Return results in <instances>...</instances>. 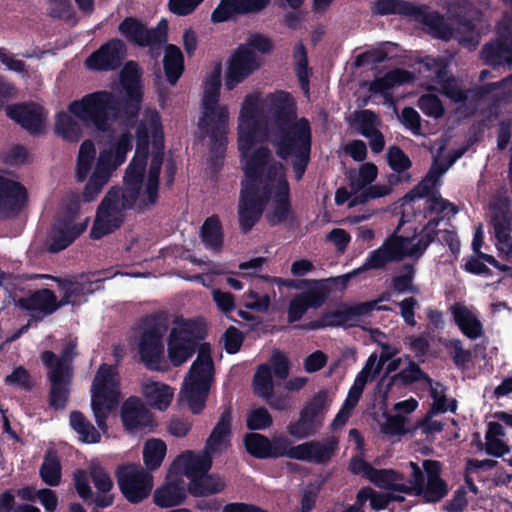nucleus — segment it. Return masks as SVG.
I'll return each instance as SVG.
<instances>
[{
  "mask_svg": "<svg viewBox=\"0 0 512 512\" xmlns=\"http://www.w3.org/2000/svg\"><path fill=\"white\" fill-rule=\"evenodd\" d=\"M372 15L388 16L400 15L410 17L419 22L431 31V33L442 40H449L452 36V29L444 17L437 11H430L426 6H418L406 0H376L371 5Z\"/></svg>",
  "mask_w": 512,
  "mask_h": 512,
  "instance_id": "nucleus-5",
  "label": "nucleus"
},
{
  "mask_svg": "<svg viewBox=\"0 0 512 512\" xmlns=\"http://www.w3.org/2000/svg\"><path fill=\"white\" fill-rule=\"evenodd\" d=\"M220 90L221 65L218 64L204 83L198 127L203 134L210 136L211 153L223 158L227 147L229 111L226 106H219Z\"/></svg>",
  "mask_w": 512,
  "mask_h": 512,
  "instance_id": "nucleus-2",
  "label": "nucleus"
},
{
  "mask_svg": "<svg viewBox=\"0 0 512 512\" xmlns=\"http://www.w3.org/2000/svg\"><path fill=\"white\" fill-rule=\"evenodd\" d=\"M422 465L427 481L416 497L421 498L425 503L439 502L448 494V485L441 477V463L427 459Z\"/></svg>",
  "mask_w": 512,
  "mask_h": 512,
  "instance_id": "nucleus-26",
  "label": "nucleus"
},
{
  "mask_svg": "<svg viewBox=\"0 0 512 512\" xmlns=\"http://www.w3.org/2000/svg\"><path fill=\"white\" fill-rule=\"evenodd\" d=\"M270 226H277L286 221L291 224L297 221V216L292 209L291 200H273V209L266 216Z\"/></svg>",
  "mask_w": 512,
  "mask_h": 512,
  "instance_id": "nucleus-54",
  "label": "nucleus"
},
{
  "mask_svg": "<svg viewBox=\"0 0 512 512\" xmlns=\"http://www.w3.org/2000/svg\"><path fill=\"white\" fill-rule=\"evenodd\" d=\"M330 407L327 390H319L300 410L299 418L287 426L289 435L305 439L315 435L323 426L325 415Z\"/></svg>",
  "mask_w": 512,
  "mask_h": 512,
  "instance_id": "nucleus-7",
  "label": "nucleus"
},
{
  "mask_svg": "<svg viewBox=\"0 0 512 512\" xmlns=\"http://www.w3.org/2000/svg\"><path fill=\"white\" fill-rule=\"evenodd\" d=\"M118 32L130 44L146 47V45L165 40L163 29L160 30V21L155 27L148 28L142 21L133 16L125 17L118 25Z\"/></svg>",
  "mask_w": 512,
  "mask_h": 512,
  "instance_id": "nucleus-21",
  "label": "nucleus"
},
{
  "mask_svg": "<svg viewBox=\"0 0 512 512\" xmlns=\"http://www.w3.org/2000/svg\"><path fill=\"white\" fill-rule=\"evenodd\" d=\"M397 382L403 386H409L416 382H424L426 385L431 386L433 380L416 362L409 360L408 365L404 369L388 379L385 392H390Z\"/></svg>",
  "mask_w": 512,
  "mask_h": 512,
  "instance_id": "nucleus-39",
  "label": "nucleus"
},
{
  "mask_svg": "<svg viewBox=\"0 0 512 512\" xmlns=\"http://www.w3.org/2000/svg\"><path fill=\"white\" fill-rule=\"evenodd\" d=\"M120 84L124 90V97L119 100L112 92L107 90L95 91L86 94L79 100L68 105V111L85 126L92 127L99 132L106 133L112 126L110 112L122 111L128 126L137 124L143 99L141 75L138 63L129 61L120 73Z\"/></svg>",
  "mask_w": 512,
  "mask_h": 512,
  "instance_id": "nucleus-1",
  "label": "nucleus"
},
{
  "mask_svg": "<svg viewBox=\"0 0 512 512\" xmlns=\"http://www.w3.org/2000/svg\"><path fill=\"white\" fill-rule=\"evenodd\" d=\"M401 275L392 278L391 286L396 294L412 293L417 294L419 288L413 284L415 277L414 264L404 263L401 267Z\"/></svg>",
  "mask_w": 512,
  "mask_h": 512,
  "instance_id": "nucleus-51",
  "label": "nucleus"
},
{
  "mask_svg": "<svg viewBox=\"0 0 512 512\" xmlns=\"http://www.w3.org/2000/svg\"><path fill=\"white\" fill-rule=\"evenodd\" d=\"M336 436H329L322 441L312 440L289 449V458L316 464L328 463L338 449Z\"/></svg>",
  "mask_w": 512,
  "mask_h": 512,
  "instance_id": "nucleus-19",
  "label": "nucleus"
},
{
  "mask_svg": "<svg viewBox=\"0 0 512 512\" xmlns=\"http://www.w3.org/2000/svg\"><path fill=\"white\" fill-rule=\"evenodd\" d=\"M120 417L124 428L130 432L151 431L154 425L153 415L136 396L124 401Z\"/></svg>",
  "mask_w": 512,
  "mask_h": 512,
  "instance_id": "nucleus-24",
  "label": "nucleus"
},
{
  "mask_svg": "<svg viewBox=\"0 0 512 512\" xmlns=\"http://www.w3.org/2000/svg\"><path fill=\"white\" fill-rule=\"evenodd\" d=\"M17 305L23 310L41 314L40 319L59 309V305L55 304V293L48 288L38 289L29 296L19 298Z\"/></svg>",
  "mask_w": 512,
  "mask_h": 512,
  "instance_id": "nucleus-31",
  "label": "nucleus"
},
{
  "mask_svg": "<svg viewBox=\"0 0 512 512\" xmlns=\"http://www.w3.org/2000/svg\"><path fill=\"white\" fill-rule=\"evenodd\" d=\"M506 7L498 28V37L486 43L480 52L485 64L512 68V0H501Z\"/></svg>",
  "mask_w": 512,
  "mask_h": 512,
  "instance_id": "nucleus-8",
  "label": "nucleus"
},
{
  "mask_svg": "<svg viewBox=\"0 0 512 512\" xmlns=\"http://www.w3.org/2000/svg\"><path fill=\"white\" fill-rule=\"evenodd\" d=\"M253 390L256 395L265 399L272 396L274 383L272 372L268 365L261 364L258 366L253 377Z\"/></svg>",
  "mask_w": 512,
  "mask_h": 512,
  "instance_id": "nucleus-53",
  "label": "nucleus"
},
{
  "mask_svg": "<svg viewBox=\"0 0 512 512\" xmlns=\"http://www.w3.org/2000/svg\"><path fill=\"white\" fill-rule=\"evenodd\" d=\"M451 313L455 323L467 338L475 340L483 334L481 321L463 304H454Z\"/></svg>",
  "mask_w": 512,
  "mask_h": 512,
  "instance_id": "nucleus-36",
  "label": "nucleus"
},
{
  "mask_svg": "<svg viewBox=\"0 0 512 512\" xmlns=\"http://www.w3.org/2000/svg\"><path fill=\"white\" fill-rule=\"evenodd\" d=\"M210 390L209 383L202 381H190L185 383L182 393L187 401L188 407L193 414H200L205 408Z\"/></svg>",
  "mask_w": 512,
  "mask_h": 512,
  "instance_id": "nucleus-44",
  "label": "nucleus"
},
{
  "mask_svg": "<svg viewBox=\"0 0 512 512\" xmlns=\"http://www.w3.org/2000/svg\"><path fill=\"white\" fill-rule=\"evenodd\" d=\"M120 397L117 368L103 363L99 366L91 386V408L98 428L108 430L107 419Z\"/></svg>",
  "mask_w": 512,
  "mask_h": 512,
  "instance_id": "nucleus-4",
  "label": "nucleus"
},
{
  "mask_svg": "<svg viewBox=\"0 0 512 512\" xmlns=\"http://www.w3.org/2000/svg\"><path fill=\"white\" fill-rule=\"evenodd\" d=\"M90 478L97 490L94 499V508L104 509L114 502L113 481L109 473L99 464L90 466Z\"/></svg>",
  "mask_w": 512,
  "mask_h": 512,
  "instance_id": "nucleus-34",
  "label": "nucleus"
},
{
  "mask_svg": "<svg viewBox=\"0 0 512 512\" xmlns=\"http://www.w3.org/2000/svg\"><path fill=\"white\" fill-rule=\"evenodd\" d=\"M7 116L29 134L40 135L45 130L46 114L42 106L34 102H23L7 108Z\"/></svg>",
  "mask_w": 512,
  "mask_h": 512,
  "instance_id": "nucleus-23",
  "label": "nucleus"
},
{
  "mask_svg": "<svg viewBox=\"0 0 512 512\" xmlns=\"http://www.w3.org/2000/svg\"><path fill=\"white\" fill-rule=\"evenodd\" d=\"M404 479L403 474L393 470V469H377L374 468L372 473L370 474L368 480L373 483L375 486L391 490L396 494H400L398 491V487H400L402 481Z\"/></svg>",
  "mask_w": 512,
  "mask_h": 512,
  "instance_id": "nucleus-50",
  "label": "nucleus"
},
{
  "mask_svg": "<svg viewBox=\"0 0 512 512\" xmlns=\"http://www.w3.org/2000/svg\"><path fill=\"white\" fill-rule=\"evenodd\" d=\"M244 174L246 181L243 184H258L260 178L264 173V168L271 158V151L266 146H260L255 149L250 155L247 153Z\"/></svg>",
  "mask_w": 512,
  "mask_h": 512,
  "instance_id": "nucleus-37",
  "label": "nucleus"
},
{
  "mask_svg": "<svg viewBox=\"0 0 512 512\" xmlns=\"http://www.w3.org/2000/svg\"><path fill=\"white\" fill-rule=\"evenodd\" d=\"M386 159L390 169L397 174H402L412 167L409 156L397 145L388 148Z\"/></svg>",
  "mask_w": 512,
  "mask_h": 512,
  "instance_id": "nucleus-59",
  "label": "nucleus"
},
{
  "mask_svg": "<svg viewBox=\"0 0 512 512\" xmlns=\"http://www.w3.org/2000/svg\"><path fill=\"white\" fill-rule=\"evenodd\" d=\"M71 428L79 435L83 443L94 444L101 440L99 431L80 411H72L69 416Z\"/></svg>",
  "mask_w": 512,
  "mask_h": 512,
  "instance_id": "nucleus-45",
  "label": "nucleus"
},
{
  "mask_svg": "<svg viewBox=\"0 0 512 512\" xmlns=\"http://www.w3.org/2000/svg\"><path fill=\"white\" fill-rule=\"evenodd\" d=\"M273 424V418L265 407L250 411L246 418V426L251 431L265 430Z\"/></svg>",
  "mask_w": 512,
  "mask_h": 512,
  "instance_id": "nucleus-63",
  "label": "nucleus"
},
{
  "mask_svg": "<svg viewBox=\"0 0 512 512\" xmlns=\"http://www.w3.org/2000/svg\"><path fill=\"white\" fill-rule=\"evenodd\" d=\"M494 235L500 244L511 242V215L508 211H498L492 215Z\"/></svg>",
  "mask_w": 512,
  "mask_h": 512,
  "instance_id": "nucleus-56",
  "label": "nucleus"
},
{
  "mask_svg": "<svg viewBox=\"0 0 512 512\" xmlns=\"http://www.w3.org/2000/svg\"><path fill=\"white\" fill-rule=\"evenodd\" d=\"M201 239L207 248L221 250L224 241L222 224L217 215L208 217L201 226Z\"/></svg>",
  "mask_w": 512,
  "mask_h": 512,
  "instance_id": "nucleus-46",
  "label": "nucleus"
},
{
  "mask_svg": "<svg viewBox=\"0 0 512 512\" xmlns=\"http://www.w3.org/2000/svg\"><path fill=\"white\" fill-rule=\"evenodd\" d=\"M231 436V411L226 409L220 415L216 425L214 426L211 434L206 440L204 449L210 454L219 452L222 447L229 443Z\"/></svg>",
  "mask_w": 512,
  "mask_h": 512,
  "instance_id": "nucleus-38",
  "label": "nucleus"
},
{
  "mask_svg": "<svg viewBox=\"0 0 512 512\" xmlns=\"http://www.w3.org/2000/svg\"><path fill=\"white\" fill-rule=\"evenodd\" d=\"M238 149L242 156L250 152L260 131L259 120L253 110L242 109L239 118Z\"/></svg>",
  "mask_w": 512,
  "mask_h": 512,
  "instance_id": "nucleus-32",
  "label": "nucleus"
},
{
  "mask_svg": "<svg viewBox=\"0 0 512 512\" xmlns=\"http://www.w3.org/2000/svg\"><path fill=\"white\" fill-rule=\"evenodd\" d=\"M116 169L112 160V154L101 153L93 173L82 192L84 202H92L101 193L103 187L109 181L112 171Z\"/></svg>",
  "mask_w": 512,
  "mask_h": 512,
  "instance_id": "nucleus-27",
  "label": "nucleus"
},
{
  "mask_svg": "<svg viewBox=\"0 0 512 512\" xmlns=\"http://www.w3.org/2000/svg\"><path fill=\"white\" fill-rule=\"evenodd\" d=\"M439 231L434 230L426 223L419 233V238L415 244L406 246L405 253L408 257H413L418 260L427 250L429 245L436 240Z\"/></svg>",
  "mask_w": 512,
  "mask_h": 512,
  "instance_id": "nucleus-55",
  "label": "nucleus"
},
{
  "mask_svg": "<svg viewBox=\"0 0 512 512\" xmlns=\"http://www.w3.org/2000/svg\"><path fill=\"white\" fill-rule=\"evenodd\" d=\"M55 133L71 143L78 142L82 137V129L78 122L64 111L56 116Z\"/></svg>",
  "mask_w": 512,
  "mask_h": 512,
  "instance_id": "nucleus-48",
  "label": "nucleus"
},
{
  "mask_svg": "<svg viewBox=\"0 0 512 512\" xmlns=\"http://www.w3.org/2000/svg\"><path fill=\"white\" fill-rule=\"evenodd\" d=\"M214 372V363L209 346L202 345L196 360L192 363L188 378L190 381L211 382Z\"/></svg>",
  "mask_w": 512,
  "mask_h": 512,
  "instance_id": "nucleus-43",
  "label": "nucleus"
},
{
  "mask_svg": "<svg viewBox=\"0 0 512 512\" xmlns=\"http://www.w3.org/2000/svg\"><path fill=\"white\" fill-rule=\"evenodd\" d=\"M412 79L411 72L403 69H394L387 72L383 77L371 81L369 91L376 93H385L396 85L409 82Z\"/></svg>",
  "mask_w": 512,
  "mask_h": 512,
  "instance_id": "nucleus-47",
  "label": "nucleus"
},
{
  "mask_svg": "<svg viewBox=\"0 0 512 512\" xmlns=\"http://www.w3.org/2000/svg\"><path fill=\"white\" fill-rule=\"evenodd\" d=\"M243 443L248 454L256 459L289 458L291 442L282 435L270 440L263 434L251 432L244 436Z\"/></svg>",
  "mask_w": 512,
  "mask_h": 512,
  "instance_id": "nucleus-14",
  "label": "nucleus"
},
{
  "mask_svg": "<svg viewBox=\"0 0 512 512\" xmlns=\"http://www.w3.org/2000/svg\"><path fill=\"white\" fill-rule=\"evenodd\" d=\"M127 54L125 42L112 38L102 44L85 61L88 69L93 71H114L121 67Z\"/></svg>",
  "mask_w": 512,
  "mask_h": 512,
  "instance_id": "nucleus-16",
  "label": "nucleus"
},
{
  "mask_svg": "<svg viewBox=\"0 0 512 512\" xmlns=\"http://www.w3.org/2000/svg\"><path fill=\"white\" fill-rule=\"evenodd\" d=\"M193 334V322H185L179 329L173 328L171 330L168 341V356L173 366L182 365L195 353L198 342Z\"/></svg>",
  "mask_w": 512,
  "mask_h": 512,
  "instance_id": "nucleus-18",
  "label": "nucleus"
},
{
  "mask_svg": "<svg viewBox=\"0 0 512 512\" xmlns=\"http://www.w3.org/2000/svg\"><path fill=\"white\" fill-rule=\"evenodd\" d=\"M260 67V62L254 51L248 46L239 45L229 59L225 86L233 90L238 84L254 73Z\"/></svg>",
  "mask_w": 512,
  "mask_h": 512,
  "instance_id": "nucleus-17",
  "label": "nucleus"
},
{
  "mask_svg": "<svg viewBox=\"0 0 512 512\" xmlns=\"http://www.w3.org/2000/svg\"><path fill=\"white\" fill-rule=\"evenodd\" d=\"M414 238L415 236H396L394 239L386 240L379 248L369 253L363 265L356 269L353 274L358 275L371 269H383L393 261H401L404 257H408L405 249L407 245L413 242Z\"/></svg>",
  "mask_w": 512,
  "mask_h": 512,
  "instance_id": "nucleus-13",
  "label": "nucleus"
},
{
  "mask_svg": "<svg viewBox=\"0 0 512 512\" xmlns=\"http://www.w3.org/2000/svg\"><path fill=\"white\" fill-rule=\"evenodd\" d=\"M135 139V154L125 170L124 185L142 188L147 161L150 154L149 135L147 134L145 123L137 122L135 125Z\"/></svg>",
  "mask_w": 512,
  "mask_h": 512,
  "instance_id": "nucleus-15",
  "label": "nucleus"
},
{
  "mask_svg": "<svg viewBox=\"0 0 512 512\" xmlns=\"http://www.w3.org/2000/svg\"><path fill=\"white\" fill-rule=\"evenodd\" d=\"M120 200H122L121 189L117 187L110 188L97 208L96 217L90 231L91 239L99 240L121 227L123 217L119 214Z\"/></svg>",
  "mask_w": 512,
  "mask_h": 512,
  "instance_id": "nucleus-11",
  "label": "nucleus"
},
{
  "mask_svg": "<svg viewBox=\"0 0 512 512\" xmlns=\"http://www.w3.org/2000/svg\"><path fill=\"white\" fill-rule=\"evenodd\" d=\"M138 123H145L149 141L151 140L153 148L147 181L159 183L165 150L161 116L157 110H147Z\"/></svg>",
  "mask_w": 512,
  "mask_h": 512,
  "instance_id": "nucleus-12",
  "label": "nucleus"
},
{
  "mask_svg": "<svg viewBox=\"0 0 512 512\" xmlns=\"http://www.w3.org/2000/svg\"><path fill=\"white\" fill-rule=\"evenodd\" d=\"M115 477L124 498L133 504L144 501L153 488V477L136 463L121 464L116 468Z\"/></svg>",
  "mask_w": 512,
  "mask_h": 512,
  "instance_id": "nucleus-9",
  "label": "nucleus"
},
{
  "mask_svg": "<svg viewBox=\"0 0 512 512\" xmlns=\"http://www.w3.org/2000/svg\"><path fill=\"white\" fill-rule=\"evenodd\" d=\"M186 497V489L181 482H169L157 488L153 494L154 503L160 508L180 505Z\"/></svg>",
  "mask_w": 512,
  "mask_h": 512,
  "instance_id": "nucleus-41",
  "label": "nucleus"
},
{
  "mask_svg": "<svg viewBox=\"0 0 512 512\" xmlns=\"http://www.w3.org/2000/svg\"><path fill=\"white\" fill-rule=\"evenodd\" d=\"M452 16L455 21L466 30L472 31L475 28L473 14L476 12L473 4L468 0H462L452 4Z\"/></svg>",
  "mask_w": 512,
  "mask_h": 512,
  "instance_id": "nucleus-58",
  "label": "nucleus"
},
{
  "mask_svg": "<svg viewBox=\"0 0 512 512\" xmlns=\"http://www.w3.org/2000/svg\"><path fill=\"white\" fill-rule=\"evenodd\" d=\"M167 452L166 444L161 439H150L143 448V461L146 468L150 471L158 469Z\"/></svg>",
  "mask_w": 512,
  "mask_h": 512,
  "instance_id": "nucleus-49",
  "label": "nucleus"
},
{
  "mask_svg": "<svg viewBox=\"0 0 512 512\" xmlns=\"http://www.w3.org/2000/svg\"><path fill=\"white\" fill-rule=\"evenodd\" d=\"M372 308L371 303H358L352 306H346L343 310L327 311L322 313L318 319L301 325V328L311 331L324 329L326 327H341L349 321L370 314Z\"/></svg>",
  "mask_w": 512,
  "mask_h": 512,
  "instance_id": "nucleus-22",
  "label": "nucleus"
},
{
  "mask_svg": "<svg viewBox=\"0 0 512 512\" xmlns=\"http://www.w3.org/2000/svg\"><path fill=\"white\" fill-rule=\"evenodd\" d=\"M226 484L224 480L215 474L206 473L198 479L189 482L188 491L195 497H204L196 501L195 507L201 511L207 512H266L254 505L245 503H229L224 505V501L217 497H209L224 490Z\"/></svg>",
  "mask_w": 512,
  "mask_h": 512,
  "instance_id": "nucleus-6",
  "label": "nucleus"
},
{
  "mask_svg": "<svg viewBox=\"0 0 512 512\" xmlns=\"http://www.w3.org/2000/svg\"><path fill=\"white\" fill-rule=\"evenodd\" d=\"M142 394L152 408L166 410L173 399L172 388L164 383L149 382L142 387Z\"/></svg>",
  "mask_w": 512,
  "mask_h": 512,
  "instance_id": "nucleus-40",
  "label": "nucleus"
},
{
  "mask_svg": "<svg viewBox=\"0 0 512 512\" xmlns=\"http://www.w3.org/2000/svg\"><path fill=\"white\" fill-rule=\"evenodd\" d=\"M392 502L399 503L400 511H408L411 508L410 501L408 502L405 497L400 494L394 492L377 493L374 490L370 501V508L377 511L388 508L390 512H393L396 507L392 506L389 508Z\"/></svg>",
  "mask_w": 512,
  "mask_h": 512,
  "instance_id": "nucleus-52",
  "label": "nucleus"
},
{
  "mask_svg": "<svg viewBox=\"0 0 512 512\" xmlns=\"http://www.w3.org/2000/svg\"><path fill=\"white\" fill-rule=\"evenodd\" d=\"M73 481L75 490L83 502L87 506L94 505L95 494L90 486L86 471L77 470L73 475Z\"/></svg>",
  "mask_w": 512,
  "mask_h": 512,
  "instance_id": "nucleus-64",
  "label": "nucleus"
},
{
  "mask_svg": "<svg viewBox=\"0 0 512 512\" xmlns=\"http://www.w3.org/2000/svg\"><path fill=\"white\" fill-rule=\"evenodd\" d=\"M212 456L205 449L198 453L186 451L177 457L174 465L181 466L184 475L192 482L209 472L212 467Z\"/></svg>",
  "mask_w": 512,
  "mask_h": 512,
  "instance_id": "nucleus-29",
  "label": "nucleus"
},
{
  "mask_svg": "<svg viewBox=\"0 0 512 512\" xmlns=\"http://www.w3.org/2000/svg\"><path fill=\"white\" fill-rule=\"evenodd\" d=\"M163 67L167 82L175 85L184 72V56L178 46L174 44L165 46Z\"/></svg>",
  "mask_w": 512,
  "mask_h": 512,
  "instance_id": "nucleus-42",
  "label": "nucleus"
},
{
  "mask_svg": "<svg viewBox=\"0 0 512 512\" xmlns=\"http://www.w3.org/2000/svg\"><path fill=\"white\" fill-rule=\"evenodd\" d=\"M378 169L374 163L363 164L356 176L350 177L351 190H362L367 185H370L377 178Z\"/></svg>",
  "mask_w": 512,
  "mask_h": 512,
  "instance_id": "nucleus-62",
  "label": "nucleus"
},
{
  "mask_svg": "<svg viewBox=\"0 0 512 512\" xmlns=\"http://www.w3.org/2000/svg\"><path fill=\"white\" fill-rule=\"evenodd\" d=\"M164 332L165 327L155 318H147L143 321L138 352L141 361L149 370H161L160 363L164 357Z\"/></svg>",
  "mask_w": 512,
  "mask_h": 512,
  "instance_id": "nucleus-10",
  "label": "nucleus"
},
{
  "mask_svg": "<svg viewBox=\"0 0 512 512\" xmlns=\"http://www.w3.org/2000/svg\"><path fill=\"white\" fill-rule=\"evenodd\" d=\"M76 347L75 342H67L59 357L53 351H43L40 356L41 361L49 371H60L66 375H74L73 361L77 355Z\"/></svg>",
  "mask_w": 512,
  "mask_h": 512,
  "instance_id": "nucleus-35",
  "label": "nucleus"
},
{
  "mask_svg": "<svg viewBox=\"0 0 512 512\" xmlns=\"http://www.w3.org/2000/svg\"><path fill=\"white\" fill-rule=\"evenodd\" d=\"M259 192L258 184H243L238 208L239 226L243 233L252 230L263 214L265 200Z\"/></svg>",
  "mask_w": 512,
  "mask_h": 512,
  "instance_id": "nucleus-20",
  "label": "nucleus"
},
{
  "mask_svg": "<svg viewBox=\"0 0 512 512\" xmlns=\"http://www.w3.org/2000/svg\"><path fill=\"white\" fill-rule=\"evenodd\" d=\"M274 127L278 129L298 120L296 103L289 92L280 90L269 95Z\"/></svg>",
  "mask_w": 512,
  "mask_h": 512,
  "instance_id": "nucleus-28",
  "label": "nucleus"
},
{
  "mask_svg": "<svg viewBox=\"0 0 512 512\" xmlns=\"http://www.w3.org/2000/svg\"><path fill=\"white\" fill-rule=\"evenodd\" d=\"M409 465L411 468V476L408 480L409 485L401 483L400 487H398V491L399 493H405L406 495L416 497L426 483L425 475L417 463L411 461Z\"/></svg>",
  "mask_w": 512,
  "mask_h": 512,
  "instance_id": "nucleus-61",
  "label": "nucleus"
},
{
  "mask_svg": "<svg viewBox=\"0 0 512 512\" xmlns=\"http://www.w3.org/2000/svg\"><path fill=\"white\" fill-rule=\"evenodd\" d=\"M241 10L238 0H220L211 14V21L213 23L229 21L234 15H244Z\"/></svg>",
  "mask_w": 512,
  "mask_h": 512,
  "instance_id": "nucleus-60",
  "label": "nucleus"
},
{
  "mask_svg": "<svg viewBox=\"0 0 512 512\" xmlns=\"http://www.w3.org/2000/svg\"><path fill=\"white\" fill-rule=\"evenodd\" d=\"M28 193L21 183L0 176V214L4 218L18 215L26 204Z\"/></svg>",
  "mask_w": 512,
  "mask_h": 512,
  "instance_id": "nucleus-25",
  "label": "nucleus"
},
{
  "mask_svg": "<svg viewBox=\"0 0 512 512\" xmlns=\"http://www.w3.org/2000/svg\"><path fill=\"white\" fill-rule=\"evenodd\" d=\"M47 377L50 383L49 406L54 410H62L69 401L73 375L48 371Z\"/></svg>",
  "mask_w": 512,
  "mask_h": 512,
  "instance_id": "nucleus-33",
  "label": "nucleus"
},
{
  "mask_svg": "<svg viewBox=\"0 0 512 512\" xmlns=\"http://www.w3.org/2000/svg\"><path fill=\"white\" fill-rule=\"evenodd\" d=\"M271 144L276 155L287 160L292 158L291 165L295 179L300 181L311 160L312 128L306 117L278 129H272Z\"/></svg>",
  "mask_w": 512,
  "mask_h": 512,
  "instance_id": "nucleus-3",
  "label": "nucleus"
},
{
  "mask_svg": "<svg viewBox=\"0 0 512 512\" xmlns=\"http://www.w3.org/2000/svg\"><path fill=\"white\" fill-rule=\"evenodd\" d=\"M87 222L88 219L81 223L69 224L57 220L51 229L49 251L58 253L66 249L85 232Z\"/></svg>",
  "mask_w": 512,
  "mask_h": 512,
  "instance_id": "nucleus-30",
  "label": "nucleus"
},
{
  "mask_svg": "<svg viewBox=\"0 0 512 512\" xmlns=\"http://www.w3.org/2000/svg\"><path fill=\"white\" fill-rule=\"evenodd\" d=\"M39 472L45 484L57 486L61 481V464L57 456L46 454Z\"/></svg>",
  "mask_w": 512,
  "mask_h": 512,
  "instance_id": "nucleus-57",
  "label": "nucleus"
}]
</instances>
